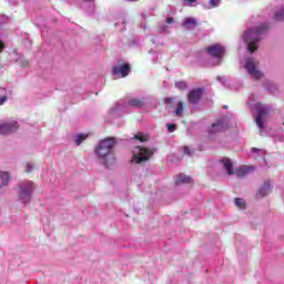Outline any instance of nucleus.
I'll return each instance as SVG.
<instances>
[{
    "label": "nucleus",
    "mask_w": 284,
    "mask_h": 284,
    "mask_svg": "<svg viewBox=\"0 0 284 284\" xmlns=\"http://www.w3.org/2000/svg\"><path fill=\"white\" fill-rule=\"evenodd\" d=\"M116 145V138L109 136L104 140H100L95 148V154L104 165V168H110V165H114L115 158H114V146Z\"/></svg>",
    "instance_id": "1"
},
{
    "label": "nucleus",
    "mask_w": 284,
    "mask_h": 284,
    "mask_svg": "<svg viewBox=\"0 0 284 284\" xmlns=\"http://www.w3.org/2000/svg\"><path fill=\"white\" fill-rule=\"evenodd\" d=\"M270 30V26L267 23H262L258 27H253L246 29L242 34V40L246 44V50L250 54L256 52L258 50V43L261 42V38L265 32Z\"/></svg>",
    "instance_id": "2"
},
{
    "label": "nucleus",
    "mask_w": 284,
    "mask_h": 284,
    "mask_svg": "<svg viewBox=\"0 0 284 284\" xmlns=\"http://www.w3.org/2000/svg\"><path fill=\"white\" fill-rule=\"evenodd\" d=\"M143 105L144 102L139 98H133L128 102L121 100L115 104L114 109L110 110V114L114 116V119H119V116H123V114H129L130 108H143Z\"/></svg>",
    "instance_id": "3"
},
{
    "label": "nucleus",
    "mask_w": 284,
    "mask_h": 284,
    "mask_svg": "<svg viewBox=\"0 0 284 284\" xmlns=\"http://www.w3.org/2000/svg\"><path fill=\"white\" fill-rule=\"evenodd\" d=\"M206 54L211 58L206 63V68H215V65H221L223 57H225V47L221 44H213L206 48Z\"/></svg>",
    "instance_id": "4"
},
{
    "label": "nucleus",
    "mask_w": 284,
    "mask_h": 284,
    "mask_svg": "<svg viewBox=\"0 0 284 284\" xmlns=\"http://www.w3.org/2000/svg\"><path fill=\"white\" fill-rule=\"evenodd\" d=\"M34 192V182L23 181L19 184L18 197L21 203L28 205L32 201V194Z\"/></svg>",
    "instance_id": "5"
},
{
    "label": "nucleus",
    "mask_w": 284,
    "mask_h": 284,
    "mask_svg": "<svg viewBox=\"0 0 284 284\" xmlns=\"http://www.w3.org/2000/svg\"><path fill=\"white\" fill-rule=\"evenodd\" d=\"M252 111H256L257 115L255 118V123L260 130H263L265 125V119H267V114H270V106L265 104H250Z\"/></svg>",
    "instance_id": "6"
},
{
    "label": "nucleus",
    "mask_w": 284,
    "mask_h": 284,
    "mask_svg": "<svg viewBox=\"0 0 284 284\" xmlns=\"http://www.w3.org/2000/svg\"><path fill=\"white\" fill-rule=\"evenodd\" d=\"M133 156L131 160V163H136L138 165L141 163H145V161H150L152 159L154 152L148 148H141V146H135L133 152Z\"/></svg>",
    "instance_id": "7"
},
{
    "label": "nucleus",
    "mask_w": 284,
    "mask_h": 284,
    "mask_svg": "<svg viewBox=\"0 0 284 284\" xmlns=\"http://www.w3.org/2000/svg\"><path fill=\"white\" fill-rule=\"evenodd\" d=\"M230 116H224L222 119L216 120L215 123L209 128V134H219V132H225L230 128L229 125Z\"/></svg>",
    "instance_id": "8"
},
{
    "label": "nucleus",
    "mask_w": 284,
    "mask_h": 284,
    "mask_svg": "<svg viewBox=\"0 0 284 284\" xmlns=\"http://www.w3.org/2000/svg\"><path fill=\"white\" fill-rule=\"evenodd\" d=\"M112 74L114 77H121L122 79H124V77H128V74H130V64L123 63V61L120 60L118 64L113 65Z\"/></svg>",
    "instance_id": "9"
},
{
    "label": "nucleus",
    "mask_w": 284,
    "mask_h": 284,
    "mask_svg": "<svg viewBox=\"0 0 284 284\" xmlns=\"http://www.w3.org/2000/svg\"><path fill=\"white\" fill-rule=\"evenodd\" d=\"M19 130V123L17 121L4 122L0 124V134L8 136V134H14Z\"/></svg>",
    "instance_id": "10"
},
{
    "label": "nucleus",
    "mask_w": 284,
    "mask_h": 284,
    "mask_svg": "<svg viewBox=\"0 0 284 284\" xmlns=\"http://www.w3.org/2000/svg\"><path fill=\"white\" fill-rule=\"evenodd\" d=\"M245 70L253 79H261V77H263V73H261V71L256 69V65L254 64V60L252 58L246 59Z\"/></svg>",
    "instance_id": "11"
},
{
    "label": "nucleus",
    "mask_w": 284,
    "mask_h": 284,
    "mask_svg": "<svg viewBox=\"0 0 284 284\" xmlns=\"http://www.w3.org/2000/svg\"><path fill=\"white\" fill-rule=\"evenodd\" d=\"M202 97H203L202 88L193 89L192 91L189 92V103H191V105H196L199 101H201Z\"/></svg>",
    "instance_id": "12"
},
{
    "label": "nucleus",
    "mask_w": 284,
    "mask_h": 284,
    "mask_svg": "<svg viewBox=\"0 0 284 284\" xmlns=\"http://www.w3.org/2000/svg\"><path fill=\"white\" fill-rule=\"evenodd\" d=\"M219 163L222 165V168H224L226 174H229V176H232L234 174V163L232 162V160L230 158H223L221 160H219Z\"/></svg>",
    "instance_id": "13"
},
{
    "label": "nucleus",
    "mask_w": 284,
    "mask_h": 284,
    "mask_svg": "<svg viewBox=\"0 0 284 284\" xmlns=\"http://www.w3.org/2000/svg\"><path fill=\"white\" fill-rule=\"evenodd\" d=\"M255 170H256V168H254V166L244 165V166H240L239 169H236L234 171V174H236V176L239 179H243V176H247V174H252V172H254Z\"/></svg>",
    "instance_id": "14"
},
{
    "label": "nucleus",
    "mask_w": 284,
    "mask_h": 284,
    "mask_svg": "<svg viewBox=\"0 0 284 284\" xmlns=\"http://www.w3.org/2000/svg\"><path fill=\"white\" fill-rule=\"evenodd\" d=\"M272 192V184L268 181L264 182L256 193V199H265Z\"/></svg>",
    "instance_id": "15"
},
{
    "label": "nucleus",
    "mask_w": 284,
    "mask_h": 284,
    "mask_svg": "<svg viewBox=\"0 0 284 284\" xmlns=\"http://www.w3.org/2000/svg\"><path fill=\"white\" fill-rule=\"evenodd\" d=\"M187 183H193V180L190 175H185L183 173L176 175L175 185H182Z\"/></svg>",
    "instance_id": "16"
},
{
    "label": "nucleus",
    "mask_w": 284,
    "mask_h": 284,
    "mask_svg": "<svg viewBox=\"0 0 284 284\" xmlns=\"http://www.w3.org/2000/svg\"><path fill=\"white\" fill-rule=\"evenodd\" d=\"M125 26H128V20L125 19V17H120L114 22V27L118 32H123V30H125Z\"/></svg>",
    "instance_id": "17"
},
{
    "label": "nucleus",
    "mask_w": 284,
    "mask_h": 284,
    "mask_svg": "<svg viewBox=\"0 0 284 284\" xmlns=\"http://www.w3.org/2000/svg\"><path fill=\"white\" fill-rule=\"evenodd\" d=\"M10 183V173L0 171V190L8 186Z\"/></svg>",
    "instance_id": "18"
},
{
    "label": "nucleus",
    "mask_w": 284,
    "mask_h": 284,
    "mask_svg": "<svg viewBox=\"0 0 284 284\" xmlns=\"http://www.w3.org/2000/svg\"><path fill=\"white\" fill-rule=\"evenodd\" d=\"M196 19L194 18H186L183 22V27L186 28V30H192L196 26Z\"/></svg>",
    "instance_id": "19"
},
{
    "label": "nucleus",
    "mask_w": 284,
    "mask_h": 284,
    "mask_svg": "<svg viewBox=\"0 0 284 284\" xmlns=\"http://www.w3.org/2000/svg\"><path fill=\"white\" fill-rule=\"evenodd\" d=\"M133 141H139L140 143H145L146 141L150 140V136L145 133H141L139 132L138 134H135L133 138H132Z\"/></svg>",
    "instance_id": "20"
},
{
    "label": "nucleus",
    "mask_w": 284,
    "mask_h": 284,
    "mask_svg": "<svg viewBox=\"0 0 284 284\" xmlns=\"http://www.w3.org/2000/svg\"><path fill=\"white\" fill-rule=\"evenodd\" d=\"M85 139H88V134H83V133L77 134V135L74 136V143H75V145H81V143H82L83 141H85Z\"/></svg>",
    "instance_id": "21"
},
{
    "label": "nucleus",
    "mask_w": 284,
    "mask_h": 284,
    "mask_svg": "<svg viewBox=\"0 0 284 284\" xmlns=\"http://www.w3.org/2000/svg\"><path fill=\"white\" fill-rule=\"evenodd\" d=\"M234 205L236 207H240V210H245V200L241 199V197H236L234 200Z\"/></svg>",
    "instance_id": "22"
},
{
    "label": "nucleus",
    "mask_w": 284,
    "mask_h": 284,
    "mask_svg": "<svg viewBox=\"0 0 284 284\" xmlns=\"http://www.w3.org/2000/svg\"><path fill=\"white\" fill-rule=\"evenodd\" d=\"M274 21H284V8L275 12Z\"/></svg>",
    "instance_id": "23"
},
{
    "label": "nucleus",
    "mask_w": 284,
    "mask_h": 284,
    "mask_svg": "<svg viewBox=\"0 0 284 284\" xmlns=\"http://www.w3.org/2000/svg\"><path fill=\"white\" fill-rule=\"evenodd\" d=\"M158 32L160 34H163V32L169 33L170 32V26H168V24H159L158 26Z\"/></svg>",
    "instance_id": "24"
},
{
    "label": "nucleus",
    "mask_w": 284,
    "mask_h": 284,
    "mask_svg": "<svg viewBox=\"0 0 284 284\" xmlns=\"http://www.w3.org/2000/svg\"><path fill=\"white\" fill-rule=\"evenodd\" d=\"M175 88L178 90H187V82L185 81L175 82Z\"/></svg>",
    "instance_id": "25"
},
{
    "label": "nucleus",
    "mask_w": 284,
    "mask_h": 284,
    "mask_svg": "<svg viewBox=\"0 0 284 284\" xmlns=\"http://www.w3.org/2000/svg\"><path fill=\"white\" fill-rule=\"evenodd\" d=\"M175 115L176 116H183V102L178 103V108L175 110Z\"/></svg>",
    "instance_id": "26"
},
{
    "label": "nucleus",
    "mask_w": 284,
    "mask_h": 284,
    "mask_svg": "<svg viewBox=\"0 0 284 284\" xmlns=\"http://www.w3.org/2000/svg\"><path fill=\"white\" fill-rule=\"evenodd\" d=\"M10 21V18L6 14L0 16V26H3Z\"/></svg>",
    "instance_id": "27"
},
{
    "label": "nucleus",
    "mask_w": 284,
    "mask_h": 284,
    "mask_svg": "<svg viewBox=\"0 0 284 284\" xmlns=\"http://www.w3.org/2000/svg\"><path fill=\"white\" fill-rule=\"evenodd\" d=\"M211 8H219L221 6V0H209Z\"/></svg>",
    "instance_id": "28"
},
{
    "label": "nucleus",
    "mask_w": 284,
    "mask_h": 284,
    "mask_svg": "<svg viewBox=\"0 0 284 284\" xmlns=\"http://www.w3.org/2000/svg\"><path fill=\"white\" fill-rule=\"evenodd\" d=\"M166 128H168V132H176V124L168 123Z\"/></svg>",
    "instance_id": "29"
},
{
    "label": "nucleus",
    "mask_w": 284,
    "mask_h": 284,
    "mask_svg": "<svg viewBox=\"0 0 284 284\" xmlns=\"http://www.w3.org/2000/svg\"><path fill=\"white\" fill-rule=\"evenodd\" d=\"M8 101V94L0 95V105H3Z\"/></svg>",
    "instance_id": "30"
},
{
    "label": "nucleus",
    "mask_w": 284,
    "mask_h": 284,
    "mask_svg": "<svg viewBox=\"0 0 284 284\" xmlns=\"http://www.w3.org/2000/svg\"><path fill=\"white\" fill-rule=\"evenodd\" d=\"M184 154L187 156H192V151L190 150V146H184Z\"/></svg>",
    "instance_id": "31"
},
{
    "label": "nucleus",
    "mask_w": 284,
    "mask_h": 284,
    "mask_svg": "<svg viewBox=\"0 0 284 284\" xmlns=\"http://www.w3.org/2000/svg\"><path fill=\"white\" fill-rule=\"evenodd\" d=\"M217 81H220V83H222L223 85H225V83H227V80L223 77H217Z\"/></svg>",
    "instance_id": "32"
},
{
    "label": "nucleus",
    "mask_w": 284,
    "mask_h": 284,
    "mask_svg": "<svg viewBox=\"0 0 284 284\" xmlns=\"http://www.w3.org/2000/svg\"><path fill=\"white\" fill-rule=\"evenodd\" d=\"M20 63H22V68H26L28 65V60L19 59L18 60Z\"/></svg>",
    "instance_id": "33"
},
{
    "label": "nucleus",
    "mask_w": 284,
    "mask_h": 284,
    "mask_svg": "<svg viewBox=\"0 0 284 284\" xmlns=\"http://www.w3.org/2000/svg\"><path fill=\"white\" fill-rule=\"evenodd\" d=\"M32 170H33L32 164H27L26 172L30 173V172H32Z\"/></svg>",
    "instance_id": "34"
},
{
    "label": "nucleus",
    "mask_w": 284,
    "mask_h": 284,
    "mask_svg": "<svg viewBox=\"0 0 284 284\" xmlns=\"http://www.w3.org/2000/svg\"><path fill=\"white\" fill-rule=\"evenodd\" d=\"M165 23H174V18L172 17H168L166 20H165Z\"/></svg>",
    "instance_id": "35"
},
{
    "label": "nucleus",
    "mask_w": 284,
    "mask_h": 284,
    "mask_svg": "<svg viewBox=\"0 0 284 284\" xmlns=\"http://www.w3.org/2000/svg\"><path fill=\"white\" fill-rule=\"evenodd\" d=\"M0 94L3 97V94H8V90L6 88H0Z\"/></svg>",
    "instance_id": "36"
},
{
    "label": "nucleus",
    "mask_w": 284,
    "mask_h": 284,
    "mask_svg": "<svg viewBox=\"0 0 284 284\" xmlns=\"http://www.w3.org/2000/svg\"><path fill=\"white\" fill-rule=\"evenodd\" d=\"M172 101H174V98H165L164 99V103H172Z\"/></svg>",
    "instance_id": "37"
},
{
    "label": "nucleus",
    "mask_w": 284,
    "mask_h": 284,
    "mask_svg": "<svg viewBox=\"0 0 284 284\" xmlns=\"http://www.w3.org/2000/svg\"><path fill=\"white\" fill-rule=\"evenodd\" d=\"M187 3H196V0H185Z\"/></svg>",
    "instance_id": "38"
},
{
    "label": "nucleus",
    "mask_w": 284,
    "mask_h": 284,
    "mask_svg": "<svg viewBox=\"0 0 284 284\" xmlns=\"http://www.w3.org/2000/svg\"><path fill=\"white\" fill-rule=\"evenodd\" d=\"M142 19L145 21L148 19V16L145 13H142Z\"/></svg>",
    "instance_id": "39"
},
{
    "label": "nucleus",
    "mask_w": 284,
    "mask_h": 284,
    "mask_svg": "<svg viewBox=\"0 0 284 284\" xmlns=\"http://www.w3.org/2000/svg\"><path fill=\"white\" fill-rule=\"evenodd\" d=\"M148 26L145 23H142V30H146Z\"/></svg>",
    "instance_id": "40"
},
{
    "label": "nucleus",
    "mask_w": 284,
    "mask_h": 284,
    "mask_svg": "<svg viewBox=\"0 0 284 284\" xmlns=\"http://www.w3.org/2000/svg\"><path fill=\"white\" fill-rule=\"evenodd\" d=\"M3 50V43L0 42V52Z\"/></svg>",
    "instance_id": "41"
},
{
    "label": "nucleus",
    "mask_w": 284,
    "mask_h": 284,
    "mask_svg": "<svg viewBox=\"0 0 284 284\" xmlns=\"http://www.w3.org/2000/svg\"><path fill=\"white\" fill-rule=\"evenodd\" d=\"M252 152H258V149L252 148Z\"/></svg>",
    "instance_id": "42"
},
{
    "label": "nucleus",
    "mask_w": 284,
    "mask_h": 284,
    "mask_svg": "<svg viewBox=\"0 0 284 284\" xmlns=\"http://www.w3.org/2000/svg\"><path fill=\"white\" fill-rule=\"evenodd\" d=\"M223 110H227V105H223Z\"/></svg>",
    "instance_id": "43"
},
{
    "label": "nucleus",
    "mask_w": 284,
    "mask_h": 284,
    "mask_svg": "<svg viewBox=\"0 0 284 284\" xmlns=\"http://www.w3.org/2000/svg\"><path fill=\"white\" fill-rule=\"evenodd\" d=\"M129 1H136V0H129Z\"/></svg>",
    "instance_id": "44"
}]
</instances>
